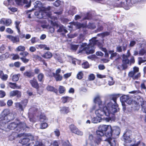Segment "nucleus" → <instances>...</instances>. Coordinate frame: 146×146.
Returning a JSON list of instances; mask_svg holds the SVG:
<instances>
[{
    "label": "nucleus",
    "mask_w": 146,
    "mask_h": 146,
    "mask_svg": "<svg viewBox=\"0 0 146 146\" xmlns=\"http://www.w3.org/2000/svg\"><path fill=\"white\" fill-rule=\"evenodd\" d=\"M120 95L119 94L111 95V98L114 103L110 101L106 104V105L103 108L96 109L95 111L96 116L101 117L107 122H109L111 120L112 115L119 111L116 101L117 98Z\"/></svg>",
    "instance_id": "1"
},
{
    "label": "nucleus",
    "mask_w": 146,
    "mask_h": 146,
    "mask_svg": "<svg viewBox=\"0 0 146 146\" xmlns=\"http://www.w3.org/2000/svg\"><path fill=\"white\" fill-rule=\"evenodd\" d=\"M51 7H50L47 8H42L41 10H40L39 11L36 12L35 15L37 18L39 19L44 18L46 19V16L48 17V20L50 21L51 23L54 26L56 27H59V29L57 30L58 32H64L66 33L67 32V31L65 29L64 27L62 25H59V24L56 22H54V21L57 19L56 17H53L49 13V10L50 9Z\"/></svg>",
    "instance_id": "2"
},
{
    "label": "nucleus",
    "mask_w": 146,
    "mask_h": 146,
    "mask_svg": "<svg viewBox=\"0 0 146 146\" xmlns=\"http://www.w3.org/2000/svg\"><path fill=\"white\" fill-rule=\"evenodd\" d=\"M100 43H101V42L96 40V37H93L90 40V43L88 45L86 43L82 44L80 49L79 52L80 53L84 50L88 54L93 53L94 52V46L96 44L98 46V44Z\"/></svg>",
    "instance_id": "3"
},
{
    "label": "nucleus",
    "mask_w": 146,
    "mask_h": 146,
    "mask_svg": "<svg viewBox=\"0 0 146 146\" xmlns=\"http://www.w3.org/2000/svg\"><path fill=\"white\" fill-rule=\"evenodd\" d=\"M97 136L94 137L92 134L90 135L88 142L91 146H97L100 144L102 141V137L104 135V132L99 129L96 132Z\"/></svg>",
    "instance_id": "4"
},
{
    "label": "nucleus",
    "mask_w": 146,
    "mask_h": 146,
    "mask_svg": "<svg viewBox=\"0 0 146 146\" xmlns=\"http://www.w3.org/2000/svg\"><path fill=\"white\" fill-rule=\"evenodd\" d=\"M14 118L13 115L10 113L9 110H5L0 115V125L4 126L5 124Z\"/></svg>",
    "instance_id": "5"
},
{
    "label": "nucleus",
    "mask_w": 146,
    "mask_h": 146,
    "mask_svg": "<svg viewBox=\"0 0 146 146\" xmlns=\"http://www.w3.org/2000/svg\"><path fill=\"white\" fill-rule=\"evenodd\" d=\"M131 137L130 131H127L123 134V139L124 141V145L125 146H137V145L130 144L132 141Z\"/></svg>",
    "instance_id": "6"
},
{
    "label": "nucleus",
    "mask_w": 146,
    "mask_h": 146,
    "mask_svg": "<svg viewBox=\"0 0 146 146\" xmlns=\"http://www.w3.org/2000/svg\"><path fill=\"white\" fill-rule=\"evenodd\" d=\"M7 128L10 130L14 129L17 128V130L19 131L21 130V128H23L26 127V125L24 123L20 122L19 124L15 122H12L9 124Z\"/></svg>",
    "instance_id": "7"
},
{
    "label": "nucleus",
    "mask_w": 146,
    "mask_h": 146,
    "mask_svg": "<svg viewBox=\"0 0 146 146\" xmlns=\"http://www.w3.org/2000/svg\"><path fill=\"white\" fill-rule=\"evenodd\" d=\"M98 129L104 132L107 131V132L106 133V136L107 137H110L111 136V126L110 125H101L99 127Z\"/></svg>",
    "instance_id": "8"
},
{
    "label": "nucleus",
    "mask_w": 146,
    "mask_h": 146,
    "mask_svg": "<svg viewBox=\"0 0 146 146\" xmlns=\"http://www.w3.org/2000/svg\"><path fill=\"white\" fill-rule=\"evenodd\" d=\"M34 139V137L33 135L30 134H27L25 135L24 138L22 139L21 142L20 141V142L23 144V146H24V145L27 144L30 140H33Z\"/></svg>",
    "instance_id": "9"
},
{
    "label": "nucleus",
    "mask_w": 146,
    "mask_h": 146,
    "mask_svg": "<svg viewBox=\"0 0 146 146\" xmlns=\"http://www.w3.org/2000/svg\"><path fill=\"white\" fill-rule=\"evenodd\" d=\"M16 2L18 5L25 4L24 7L26 8L29 7L31 5V1L30 0H16Z\"/></svg>",
    "instance_id": "10"
},
{
    "label": "nucleus",
    "mask_w": 146,
    "mask_h": 146,
    "mask_svg": "<svg viewBox=\"0 0 146 146\" xmlns=\"http://www.w3.org/2000/svg\"><path fill=\"white\" fill-rule=\"evenodd\" d=\"M28 102V100H24L20 103H16L15 104L16 106L19 108L21 110L23 111V108H25Z\"/></svg>",
    "instance_id": "11"
},
{
    "label": "nucleus",
    "mask_w": 146,
    "mask_h": 146,
    "mask_svg": "<svg viewBox=\"0 0 146 146\" xmlns=\"http://www.w3.org/2000/svg\"><path fill=\"white\" fill-rule=\"evenodd\" d=\"M71 131L73 133L78 135H82L83 134V133L79 130L74 125H71L69 127Z\"/></svg>",
    "instance_id": "12"
},
{
    "label": "nucleus",
    "mask_w": 146,
    "mask_h": 146,
    "mask_svg": "<svg viewBox=\"0 0 146 146\" xmlns=\"http://www.w3.org/2000/svg\"><path fill=\"white\" fill-rule=\"evenodd\" d=\"M61 71L60 69L59 68L56 70L55 73H53V76L54 77L56 81H61L62 79V76L59 74V73Z\"/></svg>",
    "instance_id": "13"
},
{
    "label": "nucleus",
    "mask_w": 146,
    "mask_h": 146,
    "mask_svg": "<svg viewBox=\"0 0 146 146\" xmlns=\"http://www.w3.org/2000/svg\"><path fill=\"white\" fill-rule=\"evenodd\" d=\"M111 136L113 137H116L120 134V129L118 128H114L112 129L111 127Z\"/></svg>",
    "instance_id": "14"
},
{
    "label": "nucleus",
    "mask_w": 146,
    "mask_h": 146,
    "mask_svg": "<svg viewBox=\"0 0 146 146\" xmlns=\"http://www.w3.org/2000/svg\"><path fill=\"white\" fill-rule=\"evenodd\" d=\"M30 83L33 87L35 88L37 90L38 89L39 86L36 80L33 78L32 80L29 81Z\"/></svg>",
    "instance_id": "15"
},
{
    "label": "nucleus",
    "mask_w": 146,
    "mask_h": 146,
    "mask_svg": "<svg viewBox=\"0 0 146 146\" xmlns=\"http://www.w3.org/2000/svg\"><path fill=\"white\" fill-rule=\"evenodd\" d=\"M12 21L10 19H5V18H2L0 21V24L4 25L7 26L10 25Z\"/></svg>",
    "instance_id": "16"
},
{
    "label": "nucleus",
    "mask_w": 146,
    "mask_h": 146,
    "mask_svg": "<svg viewBox=\"0 0 146 146\" xmlns=\"http://www.w3.org/2000/svg\"><path fill=\"white\" fill-rule=\"evenodd\" d=\"M123 64H122V66L123 69H125L127 68V65L129 64V61L128 59V57L124 55H123Z\"/></svg>",
    "instance_id": "17"
},
{
    "label": "nucleus",
    "mask_w": 146,
    "mask_h": 146,
    "mask_svg": "<svg viewBox=\"0 0 146 146\" xmlns=\"http://www.w3.org/2000/svg\"><path fill=\"white\" fill-rule=\"evenodd\" d=\"M10 96H16L17 97L19 98L21 96V93L20 91L18 90H13L10 92Z\"/></svg>",
    "instance_id": "18"
},
{
    "label": "nucleus",
    "mask_w": 146,
    "mask_h": 146,
    "mask_svg": "<svg viewBox=\"0 0 146 146\" xmlns=\"http://www.w3.org/2000/svg\"><path fill=\"white\" fill-rule=\"evenodd\" d=\"M110 137L105 140V141H107L111 146H116V143L115 142V139L113 137V138Z\"/></svg>",
    "instance_id": "19"
},
{
    "label": "nucleus",
    "mask_w": 146,
    "mask_h": 146,
    "mask_svg": "<svg viewBox=\"0 0 146 146\" xmlns=\"http://www.w3.org/2000/svg\"><path fill=\"white\" fill-rule=\"evenodd\" d=\"M98 46L99 47L101 50L105 52V56L106 57H108L109 53V52H108L106 48L102 47L103 46V41L101 42V43L98 44Z\"/></svg>",
    "instance_id": "20"
},
{
    "label": "nucleus",
    "mask_w": 146,
    "mask_h": 146,
    "mask_svg": "<svg viewBox=\"0 0 146 146\" xmlns=\"http://www.w3.org/2000/svg\"><path fill=\"white\" fill-rule=\"evenodd\" d=\"M104 120L101 117L96 116L94 117L92 119V122L95 123H98L100 122L102 120Z\"/></svg>",
    "instance_id": "21"
},
{
    "label": "nucleus",
    "mask_w": 146,
    "mask_h": 146,
    "mask_svg": "<svg viewBox=\"0 0 146 146\" xmlns=\"http://www.w3.org/2000/svg\"><path fill=\"white\" fill-rule=\"evenodd\" d=\"M72 100L71 97L68 96L63 97L61 99V102L64 104Z\"/></svg>",
    "instance_id": "22"
},
{
    "label": "nucleus",
    "mask_w": 146,
    "mask_h": 146,
    "mask_svg": "<svg viewBox=\"0 0 146 146\" xmlns=\"http://www.w3.org/2000/svg\"><path fill=\"white\" fill-rule=\"evenodd\" d=\"M46 89L48 91L53 92L56 94L58 93V90L50 85H48L46 87Z\"/></svg>",
    "instance_id": "23"
},
{
    "label": "nucleus",
    "mask_w": 146,
    "mask_h": 146,
    "mask_svg": "<svg viewBox=\"0 0 146 146\" xmlns=\"http://www.w3.org/2000/svg\"><path fill=\"white\" fill-rule=\"evenodd\" d=\"M76 12V8L73 6H71L70 9L68 11L69 14L73 16Z\"/></svg>",
    "instance_id": "24"
},
{
    "label": "nucleus",
    "mask_w": 146,
    "mask_h": 146,
    "mask_svg": "<svg viewBox=\"0 0 146 146\" xmlns=\"http://www.w3.org/2000/svg\"><path fill=\"white\" fill-rule=\"evenodd\" d=\"M34 5L35 8H38L40 10H41L42 8H46V7H43L42 3L39 1H37L35 2Z\"/></svg>",
    "instance_id": "25"
},
{
    "label": "nucleus",
    "mask_w": 146,
    "mask_h": 146,
    "mask_svg": "<svg viewBox=\"0 0 146 146\" xmlns=\"http://www.w3.org/2000/svg\"><path fill=\"white\" fill-rule=\"evenodd\" d=\"M23 75L25 76H27L28 78H31L34 76V74L31 71H26L24 72Z\"/></svg>",
    "instance_id": "26"
},
{
    "label": "nucleus",
    "mask_w": 146,
    "mask_h": 146,
    "mask_svg": "<svg viewBox=\"0 0 146 146\" xmlns=\"http://www.w3.org/2000/svg\"><path fill=\"white\" fill-rule=\"evenodd\" d=\"M139 71V68L135 67L133 68V71H131L129 73V76H132L134 74H136Z\"/></svg>",
    "instance_id": "27"
},
{
    "label": "nucleus",
    "mask_w": 146,
    "mask_h": 146,
    "mask_svg": "<svg viewBox=\"0 0 146 146\" xmlns=\"http://www.w3.org/2000/svg\"><path fill=\"white\" fill-rule=\"evenodd\" d=\"M100 98L101 97L99 95L97 96L94 99V102L95 103L98 104L99 105H100L102 103Z\"/></svg>",
    "instance_id": "28"
},
{
    "label": "nucleus",
    "mask_w": 146,
    "mask_h": 146,
    "mask_svg": "<svg viewBox=\"0 0 146 146\" xmlns=\"http://www.w3.org/2000/svg\"><path fill=\"white\" fill-rule=\"evenodd\" d=\"M60 111L62 113H66L69 112L68 108L65 107L60 108Z\"/></svg>",
    "instance_id": "29"
},
{
    "label": "nucleus",
    "mask_w": 146,
    "mask_h": 146,
    "mask_svg": "<svg viewBox=\"0 0 146 146\" xmlns=\"http://www.w3.org/2000/svg\"><path fill=\"white\" fill-rule=\"evenodd\" d=\"M52 54L49 52H47L42 55V56L45 58H50L52 56Z\"/></svg>",
    "instance_id": "30"
},
{
    "label": "nucleus",
    "mask_w": 146,
    "mask_h": 146,
    "mask_svg": "<svg viewBox=\"0 0 146 146\" xmlns=\"http://www.w3.org/2000/svg\"><path fill=\"white\" fill-rule=\"evenodd\" d=\"M58 90L60 94H64L66 91L65 88L63 86H59Z\"/></svg>",
    "instance_id": "31"
},
{
    "label": "nucleus",
    "mask_w": 146,
    "mask_h": 146,
    "mask_svg": "<svg viewBox=\"0 0 146 146\" xmlns=\"http://www.w3.org/2000/svg\"><path fill=\"white\" fill-rule=\"evenodd\" d=\"M9 56V54L8 53H6L0 56V61L4 60L8 58Z\"/></svg>",
    "instance_id": "32"
},
{
    "label": "nucleus",
    "mask_w": 146,
    "mask_h": 146,
    "mask_svg": "<svg viewBox=\"0 0 146 146\" xmlns=\"http://www.w3.org/2000/svg\"><path fill=\"white\" fill-rule=\"evenodd\" d=\"M20 76V74H19L14 75L12 76V80L13 81H17L18 80Z\"/></svg>",
    "instance_id": "33"
},
{
    "label": "nucleus",
    "mask_w": 146,
    "mask_h": 146,
    "mask_svg": "<svg viewBox=\"0 0 146 146\" xmlns=\"http://www.w3.org/2000/svg\"><path fill=\"white\" fill-rule=\"evenodd\" d=\"M9 86L10 88L13 89L18 88L19 89L20 88V87L18 86L15 83H12L11 82H9Z\"/></svg>",
    "instance_id": "34"
},
{
    "label": "nucleus",
    "mask_w": 146,
    "mask_h": 146,
    "mask_svg": "<svg viewBox=\"0 0 146 146\" xmlns=\"http://www.w3.org/2000/svg\"><path fill=\"white\" fill-rule=\"evenodd\" d=\"M9 40H11L13 43H15L19 42V39L18 37H7Z\"/></svg>",
    "instance_id": "35"
},
{
    "label": "nucleus",
    "mask_w": 146,
    "mask_h": 146,
    "mask_svg": "<svg viewBox=\"0 0 146 146\" xmlns=\"http://www.w3.org/2000/svg\"><path fill=\"white\" fill-rule=\"evenodd\" d=\"M44 76V74L42 73H40L38 76L37 78L38 80L40 82H42L43 81V79Z\"/></svg>",
    "instance_id": "36"
},
{
    "label": "nucleus",
    "mask_w": 146,
    "mask_h": 146,
    "mask_svg": "<svg viewBox=\"0 0 146 146\" xmlns=\"http://www.w3.org/2000/svg\"><path fill=\"white\" fill-rule=\"evenodd\" d=\"M129 96L127 95H123L121 97L120 99L122 102H125L128 98Z\"/></svg>",
    "instance_id": "37"
},
{
    "label": "nucleus",
    "mask_w": 146,
    "mask_h": 146,
    "mask_svg": "<svg viewBox=\"0 0 146 146\" xmlns=\"http://www.w3.org/2000/svg\"><path fill=\"white\" fill-rule=\"evenodd\" d=\"M141 106L142 107V110L144 112L146 113V102L143 101L142 103Z\"/></svg>",
    "instance_id": "38"
},
{
    "label": "nucleus",
    "mask_w": 146,
    "mask_h": 146,
    "mask_svg": "<svg viewBox=\"0 0 146 146\" xmlns=\"http://www.w3.org/2000/svg\"><path fill=\"white\" fill-rule=\"evenodd\" d=\"M47 120L45 115L44 114H41L40 116V120L41 122H43Z\"/></svg>",
    "instance_id": "39"
},
{
    "label": "nucleus",
    "mask_w": 146,
    "mask_h": 146,
    "mask_svg": "<svg viewBox=\"0 0 146 146\" xmlns=\"http://www.w3.org/2000/svg\"><path fill=\"white\" fill-rule=\"evenodd\" d=\"M25 50V47L23 46H18L16 49V51H23Z\"/></svg>",
    "instance_id": "40"
},
{
    "label": "nucleus",
    "mask_w": 146,
    "mask_h": 146,
    "mask_svg": "<svg viewBox=\"0 0 146 146\" xmlns=\"http://www.w3.org/2000/svg\"><path fill=\"white\" fill-rule=\"evenodd\" d=\"M79 46L78 45L71 44L70 49L73 51H75L78 48Z\"/></svg>",
    "instance_id": "41"
},
{
    "label": "nucleus",
    "mask_w": 146,
    "mask_h": 146,
    "mask_svg": "<svg viewBox=\"0 0 146 146\" xmlns=\"http://www.w3.org/2000/svg\"><path fill=\"white\" fill-rule=\"evenodd\" d=\"M60 142L59 141H54L51 144L50 146H59Z\"/></svg>",
    "instance_id": "42"
},
{
    "label": "nucleus",
    "mask_w": 146,
    "mask_h": 146,
    "mask_svg": "<svg viewBox=\"0 0 146 146\" xmlns=\"http://www.w3.org/2000/svg\"><path fill=\"white\" fill-rule=\"evenodd\" d=\"M75 28L79 29L83 27V25L78 22H74Z\"/></svg>",
    "instance_id": "43"
},
{
    "label": "nucleus",
    "mask_w": 146,
    "mask_h": 146,
    "mask_svg": "<svg viewBox=\"0 0 146 146\" xmlns=\"http://www.w3.org/2000/svg\"><path fill=\"white\" fill-rule=\"evenodd\" d=\"M74 22H72L69 23L70 25L68 26V27L69 28V30L71 31L73 29H75Z\"/></svg>",
    "instance_id": "44"
},
{
    "label": "nucleus",
    "mask_w": 146,
    "mask_h": 146,
    "mask_svg": "<svg viewBox=\"0 0 146 146\" xmlns=\"http://www.w3.org/2000/svg\"><path fill=\"white\" fill-rule=\"evenodd\" d=\"M82 66L84 68H87L89 67V64L87 62H86L82 64Z\"/></svg>",
    "instance_id": "45"
},
{
    "label": "nucleus",
    "mask_w": 146,
    "mask_h": 146,
    "mask_svg": "<svg viewBox=\"0 0 146 146\" xmlns=\"http://www.w3.org/2000/svg\"><path fill=\"white\" fill-rule=\"evenodd\" d=\"M88 27L91 29H94L96 28V26L94 23H89L88 25Z\"/></svg>",
    "instance_id": "46"
},
{
    "label": "nucleus",
    "mask_w": 146,
    "mask_h": 146,
    "mask_svg": "<svg viewBox=\"0 0 146 146\" xmlns=\"http://www.w3.org/2000/svg\"><path fill=\"white\" fill-rule=\"evenodd\" d=\"M98 35L100 36H105L110 35V33L108 32H105L101 34H98Z\"/></svg>",
    "instance_id": "47"
},
{
    "label": "nucleus",
    "mask_w": 146,
    "mask_h": 146,
    "mask_svg": "<svg viewBox=\"0 0 146 146\" xmlns=\"http://www.w3.org/2000/svg\"><path fill=\"white\" fill-rule=\"evenodd\" d=\"M113 51H109V53L111 54L110 58L112 59L115 56L117 55V53L116 52H113Z\"/></svg>",
    "instance_id": "48"
},
{
    "label": "nucleus",
    "mask_w": 146,
    "mask_h": 146,
    "mask_svg": "<svg viewBox=\"0 0 146 146\" xmlns=\"http://www.w3.org/2000/svg\"><path fill=\"white\" fill-rule=\"evenodd\" d=\"M20 59L24 63H27L29 61V59L26 58L25 57H21Z\"/></svg>",
    "instance_id": "49"
},
{
    "label": "nucleus",
    "mask_w": 146,
    "mask_h": 146,
    "mask_svg": "<svg viewBox=\"0 0 146 146\" xmlns=\"http://www.w3.org/2000/svg\"><path fill=\"white\" fill-rule=\"evenodd\" d=\"M83 76L82 72V71L80 72L77 74V78L79 79H81L82 78Z\"/></svg>",
    "instance_id": "50"
},
{
    "label": "nucleus",
    "mask_w": 146,
    "mask_h": 146,
    "mask_svg": "<svg viewBox=\"0 0 146 146\" xmlns=\"http://www.w3.org/2000/svg\"><path fill=\"white\" fill-rule=\"evenodd\" d=\"M95 78V76L94 75V74H92L89 75L88 79L89 80L91 81L94 80V79Z\"/></svg>",
    "instance_id": "51"
},
{
    "label": "nucleus",
    "mask_w": 146,
    "mask_h": 146,
    "mask_svg": "<svg viewBox=\"0 0 146 146\" xmlns=\"http://www.w3.org/2000/svg\"><path fill=\"white\" fill-rule=\"evenodd\" d=\"M48 127V124L46 123H43L40 124V128L42 129H44Z\"/></svg>",
    "instance_id": "52"
},
{
    "label": "nucleus",
    "mask_w": 146,
    "mask_h": 146,
    "mask_svg": "<svg viewBox=\"0 0 146 146\" xmlns=\"http://www.w3.org/2000/svg\"><path fill=\"white\" fill-rule=\"evenodd\" d=\"M140 76V73H137L136 74H134L133 76H130V77H132L133 79H137Z\"/></svg>",
    "instance_id": "53"
},
{
    "label": "nucleus",
    "mask_w": 146,
    "mask_h": 146,
    "mask_svg": "<svg viewBox=\"0 0 146 146\" xmlns=\"http://www.w3.org/2000/svg\"><path fill=\"white\" fill-rule=\"evenodd\" d=\"M62 145L63 146H72L68 141L63 142Z\"/></svg>",
    "instance_id": "54"
},
{
    "label": "nucleus",
    "mask_w": 146,
    "mask_h": 146,
    "mask_svg": "<svg viewBox=\"0 0 146 146\" xmlns=\"http://www.w3.org/2000/svg\"><path fill=\"white\" fill-rule=\"evenodd\" d=\"M20 23V22L19 21H16L15 22V27L17 29L18 32L19 33L20 32V31L19 28V25Z\"/></svg>",
    "instance_id": "55"
},
{
    "label": "nucleus",
    "mask_w": 146,
    "mask_h": 146,
    "mask_svg": "<svg viewBox=\"0 0 146 146\" xmlns=\"http://www.w3.org/2000/svg\"><path fill=\"white\" fill-rule=\"evenodd\" d=\"M110 80L109 81L108 84L109 85L111 86L114 84L115 82L113 81V78L112 77H110Z\"/></svg>",
    "instance_id": "56"
},
{
    "label": "nucleus",
    "mask_w": 146,
    "mask_h": 146,
    "mask_svg": "<svg viewBox=\"0 0 146 146\" xmlns=\"http://www.w3.org/2000/svg\"><path fill=\"white\" fill-rule=\"evenodd\" d=\"M13 57L12 59L13 60H15L20 58L19 55L18 54H13Z\"/></svg>",
    "instance_id": "57"
},
{
    "label": "nucleus",
    "mask_w": 146,
    "mask_h": 146,
    "mask_svg": "<svg viewBox=\"0 0 146 146\" xmlns=\"http://www.w3.org/2000/svg\"><path fill=\"white\" fill-rule=\"evenodd\" d=\"M5 92L3 90H0V98L4 97L5 96Z\"/></svg>",
    "instance_id": "58"
},
{
    "label": "nucleus",
    "mask_w": 146,
    "mask_h": 146,
    "mask_svg": "<svg viewBox=\"0 0 146 146\" xmlns=\"http://www.w3.org/2000/svg\"><path fill=\"white\" fill-rule=\"evenodd\" d=\"M145 52L146 51L145 50L143 49H142L139 51V54L140 55L143 56Z\"/></svg>",
    "instance_id": "59"
},
{
    "label": "nucleus",
    "mask_w": 146,
    "mask_h": 146,
    "mask_svg": "<svg viewBox=\"0 0 146 146\" xmlns=\"http://www.w3.org/2000/svg\"><path fill=\"white\" fill-rule=\"evenodd\" d=\"M60 1L57 0L53 3V5L56 7H58L60 5Z\"/></svg>",
    "instance_id": "60"
},
{
    "label": "nucleus",
    "mask_w": 146,
    "mask_h": 146,
    "mask_svg": "<svg viewBox=\"0 0 146 146\" xmlns=\"http://www.w3.org/2000/svg\"><path fill=\"white\" fill-rule=\"evenodd\" d=\"M3 80H6L8 76L7 74H3L0 78Z\"/></svg>",
    "instance_id": "61"
},
{
    "label": "nucleus",
    "mask_w": 146,
    "mask_h": 146,
    "mask_svg": "<svg viewBox=\"0 0 146 146\" xmlns=\"http://www.w3.org/2000/svg\"><path fill=\"white\" fill-rule=\"evenodd\" d=\"M36 50V49L35 47L33 46L30 47L29 48V51L31 52H34Z\"/></svg>",
    "instance_id": "62"
},
{
    "label": "nucleus",
    "mask_w": 146,
    "mask_h": 146,
    "mask_svg": "<svg viewBox=\"0 0 146 146\" xmlns=\"http://www.w3.org/2000/svg\"><path fill=\"white\" fill-rule=\"evenodd\" d=\"M71 73L70 72L65 74L64 75V78L65 79L68 78L71 76Z\"/></svg>",
    "instance_id": "63"
},
{
    "label": "nucleus",
    "mask_w": 146,
    "mask_h": 146,
    "mask_svg": "<svg viewBox=\"0 0 146 146\" xmlns=\"http://www.w3.org/2000/svg\"><path fill=\"white\" fill-rule=\"evenodd\" d=\"M44 145L42 142L37 141L36 142V144L35 146H43Z\"/></svg>",
    "instance_id": "64"
}]
</instances>
